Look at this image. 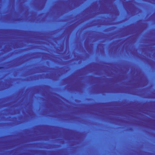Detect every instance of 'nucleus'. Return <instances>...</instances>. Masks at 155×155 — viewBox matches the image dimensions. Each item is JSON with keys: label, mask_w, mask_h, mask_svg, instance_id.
Instances as JSON below:
<instances>
[{"label": "nucleus", "mask_w": 155, "mask_h": 155, "mask_svg": "<svg viewBox=\"0 0 155 155\" xmlns=\"http://www.w3.org/2000/svg\"><path fill=\"white\" fill-rule=\"evenodd\" d=\"M2 68V67H0V69Z\"/></svg>", "instance_id": "obj_1"}]
</instances>
